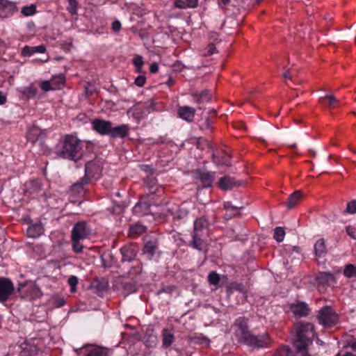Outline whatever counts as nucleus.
Segmentation results:
<instances>
[{
    "instance_id": "9d476101",
    "label": "nucleus",
    "mask_w": 356,
    "mask_h": 356,
    "mask_svg": "<svg viewBox=\"0 0 356 356\" xmlns=\"http://www.w3.org/2000/svg\"><path fill=\"white\" fill-rule=\"evenodd\" d=\"M13 291L14 286L10 280L6 277L0 278V302H6Z\"/></svg>"
},
{
    "instance_id": "1a4fd4ad",
    "label": "nucleus",
    "mask_w": 356,
    "mask_h": 356,
    "mask_svg": "<svg viewBox=\"0 0 356 356\" xmlns=\"http://www.w3.org/2000/svg\"><path fill=\"white\" fill-rule=\"evenodd\" d=\"M64 84V76L59 74L53 76L51 80L43 81L40 86L42 90L47 92L60 89V86Z\"/></svg>"
},
{
    "instance_id": "ea45409f",
    "label": "nucleus",
    "mask_w": 356,
    "mask_h": 356,
    "mask_svg": "<svg viewBox=\"0 0 356 356\" xmlns=\"http://www.w3.org/2000/svg\"><path fill=\"white\" fill-rule=\"evenodd\" d=\"M343 213L355 214L356 213V200H353L347 204L346 209L343 211Z\"/></svg>"
},
{
    "instance_id": "4d7b16f0",
    "label": "nucleus",
    "mask_w": 356,
    "mask_h": 356,
    "mask_svg": "<svg viewBox=\"0 0 356 356\" xmlns=\"http://www.w3.org/2000/svg\"><path fill=\"white\" fill-rule=\"evenodd\" d=\"M174 5L176 8L179 9L186 8V1L184 0H175Z\"/></svg>"
},
{
    "instance_id": "c03bdc74",
    "label": "nucleus",
    "mask_w": 356,
    "mask_h": 356,
    "mask_svg": "<svg viewBox=\"0 0 356 356\" xmlns=\"http://www.w3.org/2000/svg\"><path fill=\"white\" fill-rule=\"evenodd\" d=\"M224 208L227 211H229V209L238 211V210L243 209L244 208V205L243 204L233 205V204H232V203L230 202H227L224 204Z\"/></svg>"
},
{
    "instance_id": "f257e3e1",
    "label": "nucleus",
    "mask_w": 356,
    "mask_h": 356,
    "mask_svg": "<svg viewBox=\"0 0 356 356\" xmlns=\"http://www.w3.org/2000/svg\"><path fill=\"white\" fill-rule=\"evenodd\" d=\"M234 325L237 327L236 335L238 339L247 346L261 348L268 346L271 343V339L267 333L259 336L252 334L248 330L247 318H239L236 321Z\"/></svg>"
},
{
    "instance_id": "09e8293b",
    "label": "nucleus",
    "mask_w": 356,
    "mask_h": 356,
    "mask_svg": "<svg viewBox=\"0 0 356 356\" xmlns=\"http://www.w3.org/2000/svg\"><path fill=\"white\" fill-rule=\"evenodd\" d=\"M213 159L215 163L217 165H225L227 166H230V163H227L223 157L220 158L219 156H216L215 154H213Z\"/></svg>"
},
{
    "instance_id": "c85d7f7f",
    "label": "nucleus",
    "mask_w": 356,
    "mask_h": 356,
    "mask_svg": "<svg viewBox=\"0 0 356 356\" xmlns=\"http://www.w3.org/2000/svg\"><path fill=\"white\" fill-rule=\"evenodd\" d=\"M93 163L92 161H89L86 163L85 170H86V177H83L80 181H77L73 185V187L77 188V187H82L83 185L87 184L89 182V179L88 178V176L90 175V168L92 166Z\"/></svg>"
},
{
    "instance_id": "7ed1b4c3",
    "label": "nucleus",
    "mask_w": 356,
    "mask_h": 356,
    "mask_svg": "<svg viewBox=\"0 0 356 356\" xmlns=\"http://www.w3.org/2000/svg\"><path fill=\"white\" fill-rule=\"evenodd\" d=\"M209 225L210 222L205 216L195 220L192 240L190 241V245L192 248L198 250H203L204 241L209 235Z\"/></svg>"
},
{
    "instance_id": "423d86ee",
    "label": "nucleus",
    "mask_w": 356,
    "mask_h": 356,
    "mask_svg": "<svg viewBox=\"0 0 356 356\" xmlns=\"http://www.w3.org/2000/svg\"><path fill=\"white\" fill-rule=\"evenodd\" d=\"M17 291L21 298L29 300L39 298L43 295L40 288L30 280L19 282Z\"/></svg>"
},
{
    "instance_id": "864d4df0",
    "label": "nucleus",
    "mask_w": 356,
    "mask_h": 356,
    "mask_svg": "<svg viewBox=\"0 0 356 356\" xmlns=\"http://www.w3.org/2000/svg\"><path fill=\"white\" fill-rule=\"evenodd\" d=\"M347 234L353 239H356V229L352 226L346 227Z\"/></svg>"
},
{
    "instance_id": "4be33fe9",
    "label": "nucleus",
    "mask_w": 356,
    "mask_h": 356,
    "mask_svg": "<svg viewBox=\"0 0 356 356\" xmlns=\"http://www.w3.org/2000/svg\"><path fill=\"white\" fill-rule=\"evenodd\" d=\"M92 286L96 289L97 293L102 294L108 289V281L105 278H96L92 282Z\"/></svg>"
},
{
    "instance_id": "69168bd1",
    "label": "nucleus",
    "mask_w": 356,
    "mask_h": 356,
    "mask_svg": "<svg viewBox=\"0 0 356 356\" xmlns=\"http://www.w3.org/2000/svg\"><path fill=\"white\" fill-rule=\"evenodd\" d=\"M6 97L2 92L0 91V104H3L6 102Z\"/></svg>"
},
{
    "instance_id": "774afa93",
    "label": "nucleus",
    "mask_w": 356,
    "mask_h": 356,
    "mask_svg": "<svg viewBox=\"0 0 356 356\" xmlns=\"http://www.w3.org/2000/svg\"><path fill=\"white\" fill-rule=\"evenodd\" d=\"M54 262H55L54 265H57V267H58V268H60L63 266L67 265V264L64 261H54Z\"/></svg>"
},
{
    "instance_id": "f704fd0d",
    "label": "nucleus",
    "mask_w": 356,
    "mask_h": 356,
    "mask_svg": "<svg viewBox=\"0 0 356 356\" xmlns=\"http://www.w3.org/2000/svg\"><path fill=\"white\" fill-rule=\"evenodd\" d=\"M174 334L166 330H163V345L165 347H169L174 341Z\"/></svg>"
},
{
    "instance_id": "f8f14e48",
    "label": "nucleus",
    "mask_w": 356,
    "mask_h": 356,
    "mask_svg": "<svg viewBox=\"0 0 356 356\" xmlns=\"http://www.w3.org/2000/svg\"><path fill=\"white\" fill-rule=\"evenodd\" d=\"M111 122L103 120L95 119L92 122V128L100 134H110Z\"/></svg>"
},
{
    "instance_id": "ddd939ff",
    "label": "nucleus",
    "mask_w": 356,
    "mask_h": 356,
    "mask_svg": "<svg viewBox=\"0 0 356 356\" xmlns=\"http://www.w3.org/2000/svg\"><path fill=\"white\" fill-rule=\"evenodd\" d=\"M243 184L241 181H237L234 177L225 176L220 179L218 186L223 191L231 190L234 187L240 186Z\"/></svg>"
},
{
    "instance_id": "4c0bfd02",
    "label": "nucleus",
    "mask_w": 356,
    "mask_h": 356,
    "mask_svg": "<svg viewBox=\"0 0 356 356\" xmlns=\"http://www.w3.org/2000/svg\"><path fill=\"white\" fill-rule=\"evenodd\" d=\"M188 212H189V205L186 202L182 203L180 205L179 210H178V215H177L178 218H184L185 216H186L188 215Z\"/></svg>"
},
{
    "instance_id": "0e129e2a",
    "label": "nucleus",
    "mask_w": 356,
    "mask_h": 356,
    "mask_svg": "<svg viewBox=\"0 0 356 356\" xmlns=\"http://www.w3.org/2000/svg\"><path fill=\"white\" fill-rule=\"evenodd\" d=\"M86 90L88 94L92 95V92L95 91V88L90 83H88L87 86H86Z\"/></svg>"
},
{
    "instance_id": "393cba45",
    "label": "nucleus",
    "mask_w": 356,
    "mask_h": 356,
    "mask_svg": "<svg viewBox=\"0 0 356 356\" xmlns=\"http://www.w3.org/2000/svg\"><path fill=\"white\" fill-rule=\"evenodd\" d=\"M46 51V48L44 45H39L37 47H29L26 46L22 51V54L24 56H31L35 53H44Z\"/></svg>"
},
{
    "instance_id": "7c9ffc66",
    "label": "nucleus",
    "mask_w": 356,
    "mask_h": 356,
    "mask_svg": "<svg viewBox=\"0 0 356 356\" xmlns=\"http://www.w3.org/2000/svg\"><path fill=\"white\" fill-rule=\"evenodd\" d=\"M146 230V227L140 224H135L129 229V236L131 237H136L137 236L143 234Z\"/></svg>"
},
{
    "instance_id": "8fccbe9b",
    "label": "nucleus",
    "mask_w": 356,
    "mask_h": 356,
    "mask_svg": "<svg viewBox=\"0 0 356 356\" xmlns=\"http://www.w3.org/2000/svg\"><path fill=\"white\" fill-rule=\"evenodd\" d=\"M342 273L347 277H356V268H343Z\"/></svg>"
},
{
    "instance_id": "58836bf2",
    "label": "nucleus",
    "mask_w": 356,
    "mask_h": 356,
    "mask_svg": "<svg viewBox=\"0 0 356 356\" xmlns=\"http://www.w3.org/2000/svg\"><path fill=\"white\" fill-rule=\"evenodd\" d=\"M284 236H285V232L282 227H277L275 229L274 238L277 242H282L284 240Z\"/></svg>"
},
{
    "instance_id": "b1692460",
    "label": "nucleus",
    "mask_w": 356,
    "mask_h": 356,
    "mask_svg": "<svg viewBox=\"0 0 356 356\" xmlns=\"http://www.w3.org/2000/svg\"><path fill=\"white\" fill-rule=\"evenodd\" d=\"M327 253V249L323 238H320L314 244V254L316 257H323Z\"/></svg>"
},
{
    "instance_id": "13d9d810",
    "label": "nucleus",
    "mask_w": 356,
    "mask_h": 356,
    "mask_svg": "<svg viewBox=\"0 0 356 356\" xmlns=\"http://www.w3.org/2000/svg\"><path fill=\"white\" fill-rule=\"evenodd\" d=\"M186 8H195L198 5V0H186Z\"/></svg>"
},
{
    "instance_id": "79ce46f5",
    "label": "nucleus",
    "mask_w": 356,
    "mask_h": 356,
    "mask_svg": "<svg viewBox=\"0 0 356 356\" xmlns=\"http://www.w3.org/2000/svg\"><path fill=\"white\" fill-rule=\"evenodd\" d=\"M69 5L67 6V10L71 15H76L77 13V8L79 3L77 0H69Z\"/></svg>"
},
{
    "instance_id": "c756f323",
    "label": "nucleus",
    "mask_w": 356,
    "mask_h": 356,
    "mask_svg": "<svg viewBox=\"0 0 356 356\" xmlns=\"http://www.w3.org/2000/svg\"><path fill=\"white\" fill-rule=\"evenodd\" d=\"M86 356H108V350L102 347H92L87 350Z\"/></svg>"
},
{
    "instance_id": "5fc2aeb1",
    "label": "nucleus",
    "mask_w": 356,
    "mask_h": 356,
    "mask_svg": "<svg viewBox=\"0 0 356 356\" xmlns=\"http://www.w3.org/2000/svg\"><path fill=\"white\" fill-rule=\"evenodd\" d=\"M218 4L220 8L225 9V8H227L229 5H232V1L231 0H218Z\"/></svg>"
},
{
    "instance_id": "9b49d317",
    "label": "nucleus",
    "mask_w": 356,
    "mask_h": 356,
    "mask_svg": "<svg viewBox=\"0 0 356 356\" xmlns=\"http://www.w3.org/2000/svg\"><path fill=\"white\" fill-rule=\"evenodd\" d=\"M16 10V6L13 1L0 0V17H8Z\"/></svg>"
},
{
    "instance_id": "f3484780",
    "label": "nucleus",
    "mask_w": 356,
    "mask_h": 356,
    "mask_svg": "<svg viewBox=\"0 0 356 356\" xmlns=\"http://www.w3.org/2000/svg\"><path fill=\"white\" fill-rule=\"evenodd\" d=\"M158 247L156 239L152 238L147 241L144 245L143 254L147 256V259H151L154 255Z\"/></svg>"
},
{
    "instance_id": "412c9836",
    "label": "nucleus",
    "mask_w": 356,
    "mask_h": 356,
    "mask_svg": "<svg viewBox=\"0 0 356 356\" xmlns=\"http://www.w3.org/2000/svg\"><path fill=\"white\" fill-rule=\"evenodd\" d=\"M289 258L291 260L290 263L287 261L286 263H284V265H298V262L303 259V257L301 254L300 248L298 246H293L292 248Z\"/></svg>"
},
{
    "instance_id": "6e6552de",
    "label": "nucleus",
    "mask_w": 356,
    "mask_h": 356,
    "mask_svg": "<svg viewBox=\"0 0 356 356\" xmlns=\"http://www.w3.org/2000/svg\"><path fill=\"white\" fill-rule=\"evenodd\" d=\"M318 319L325 327H332L338 321V315L331 307L326 306L320 309Z\"/></svg>"
},
{
    "instance_id": "2eb2a0df",
    "label": "nucleus",
    "mask_w": 356,
    "mask_h": 356,
    "mask_svg": "<svg viewBox=\"0 0 356 356\" xmlns=\"http://www.w3.org/2000/svg\"><path fill=\"white\" fill-rule=\"evenodd\" d=\"M291 312L298 317L307 316L310 311L305 302H298L291 305Z\"/></svg>"
},
{
    "instance_id": "cd10ccee",
    "label": "nucleus",
    "mask_w": 356,
    "mask_h": 356,
    "mask_svg": "<svg viewBox=\"0 0 356 356\" xmlns=\"http://www.w3.org/2000/svg\"><path fill=\"white\" fill-rule=\"evenodd\" d=\"M43 233V227L41 223H36L29 226L27 229V234L29 237L35 238Z\"/></svg>"
},
{
    "instance_id": "72a5a7b5",
    "label": "nucleus",
    "mask_w": 356,
    "mask_h": 356,
    "mask_svg": "<svg viewBox=\"0 0 356 356\" xmlns=\"http://www.w3.org/2000/svg\"><path fill=\"white\" fill-rule=\"evenodd\" d=\"M21 92L26 97L33 98L36 95L38 90L34 84L32 83L30 86L24 88Z\"/></svg>"
},
{
    "instance_id": "a19ab883",
    "label": "nucleus",
    "mask_w": 356,
    "mask_h": 356,
    "mask_svg": "<svg viewBox=\"0 0 356 356\" xmlns=\"http://www.w3.org/2000/svg\"><path fill=\"white\" fill-rule=\"evenodd\" d=\"M209 282L212 285H217L219 284L220 280V276L219 274L213 271L209 273L208 276Z\"/></svg>"
},
{
    "instance_id": "052dcab7",
    "label": "nucleus",
    "mask_w": 356,
    "mask_h": 356,
    "mask_svg": "<svg viewBox=\"0 0 356 356\" xmlns=\"http://www.w3.org/2000/svg\"><path fill=\"white\" fill-rule=\"evenodd\" d=\"M121 29V24L119 21H115L112 24V29L115 32H118Z\"/></svg>"
},
{
    "instance_id": "a878e982",
    "label": "nucleus",
    "mask_w": 356,
    "mask_h": 356,
    "mask_svg": "<svg viewBox=\"0 0 356 356\" xmlns=\"http://www.w3.org/2000/svg\"><path fill=\"white\" fill-rule=\"evenodd\" d=\"M198 177L204 187L211 186L213 181V175L209 172H197Z\"/></svg>"
},
{
    "instance_id": "0eeeda50",
    "label": "nucleus",
    "mask_w": 356,
    "mask_h": 356,
    "mask_svg": "<svg viewBox=\"0 0 356 356\" xmlns=\"http://www.w3.org/2000/svg\"><path fill=\"white\" fill-rule=\"evenodd\" d=\"M158 192H159V188H156L155 191L143 195L140 202L136 204L134 207V213L137 216H143L150 213L151 202L154 200V195Z\"/></svg>"
},
{
    "instance_id": "473e14b6",
    "label": "nucleus",
    "mask_w": 356,
    "mask_h": 356,
    "mask_svg": "<svg viewBox=\"0 0 356 356\" xmlns=\"http://www.w3.org/2000/svg\"><path fill=\"white\" fill-rule=\"evenodd\" d=\"M40 134V129L37 127H33L29 129L27 134V138L32 143H35L38 140V138Z\"/></svg>"
},
{
    "instance_id": "f03ea898",
    "label": "nucleus",
    "mask_w": 356,
    "mask_h": 356,
    "mask_svg": "<svg viewBox=\"0 0 356 356\" xmlns=\"http://www.w3.org/2000/svg\"><path fill=\"white\" fill-rule=\"evenodd\" d=\"M315 334L313 324L300 322L296 325V334L293 345L298 355L309 356L308 347L312 343Z\"/></svg>"
},
{
    "instance_id": "6e6d98bb",
    "label": "nucleus",
    "mask_w": 356,
    "mask_h": 356,
    "mask_svg": "<svg viewBox=\"0 0 356 356\" xmlns=\"http://www.w3.org/2000/svg\"><path fill=\"white\" fill-rule=\"evenodd\" d=\"M145 76L143 75H140L135 79V84L139 87L143 86L145 83Z\"/></svg>"
},
{
    "instance_id": "aec40b11",
    "label": "nucleus",
    "mask_w": 356,
    "mask_h": 356,
    "mask_svg": "<svg viewBox=\"0 0 356 356\" xmlns=\"http://www.w3.org/2000/svg\"><path fill=\"white\" fill-rule=\"evenodd\" d=\"M129 130V127L125 124H122L115 127H113V126L111 125V129L109 135L113 138H124L127 136Z\"/></svg>"
},
{
    "instance_id": "3c124183",
    "label": "nucleus",
    "mask_w": 356,
    "mask_h": 356,
    "mask_svg": "<svg viewBox=\"0 0 356 356\" xmlns=\"http://www.w3.org/2000/svg\"><path fill=\"white\" fill-rule=\"evenodd\" d=\"M215 53H217L216 48L213 43H210L207 49V52L204 54V56H209Z\"/></svg>"
},
{
    "instance_id": "a211bd4d",
    "label": "nucleus",
    "mask_w": 356,
    "mask_h": 356,
    "mask_svg": "<svg viewBox=\"0 0 356 356\" xmlns=\"http://www.w3.org/2000/svg\"><path fill=\"white\" fill-rule=\"evenodd\" d=\"M120 251L124 261H131L136 256V247L132 245L123 247Z\"/></svg>"
},
{
    "instance_id": "dca6fc26",
    "label": "nucleus",
    "mask_w": 356,
    "mask_h": 356,
    "mask_svg": "<svg viewBox=\"0 0 356 356\" xmlns=\"http://www.w3.org/2000/svg\"><path fill=\"white\" fill-rule=\"evenodd\" d=\"M195 114V109L191 106H181L178 109L179 117L187 122H192Z\"/></svg>"
},
{
    "instance_id": "de8ad7c7",
    "label": "nucleus",
    "mask_w": 356,
    "mask_h": 356,
    "mask_svg": "<svg viewBox=\"0 0 356 356\" xmlns=\"http://www.w3.org/2000/svg\"><path fill=\"white\" fill-rule=\"evenodd\" d=\"M134 64L137 67V71L140 72L142 65H143V58L140 56H136L133 60Z\"/></svg>"
},
{
    "instance_id": "37998d69",
    "label": "nucleus",
    "mask_w": 356,
    "mask_h": 356,
    "mask_svg": "<svg viewBox=\"0 0 356 356\" xmlns=\"http://www.w3.org/2000/svg\"><path fill=\"white\" fill-rule=\"evenodd\" d=\"M35 13V6L31 4L29 6H24L22 9V13L25 16H31Z\"/></svg>"
},
{
    "instance_id": "680f3d73",
    "label": "nucleus",
    "mask_w": 356,
    "mask_h": 356,
    "mask_svg": "<svg viewBox=\"0 0 356 356\" xmlns=\"http://www.w3.org/2000/svg\"><path fill=\"white\" fill-rule=\"evenodd\" d=\"M284 69L285 72L282 74L283 78H284L285 79L291 80L292 76L290 73V69L287 68L286 67H285Z\"/></svg>"
},
{
    "instance_id": "49530a36",
    "label": "nucleus",
    "mask_w": 356,
    "mask_h": 356,
    "mask_svg": "<svg viewBox=\"0 0 356 356\" xmlns=\"http://www.w3.org/2000/svg\"><path fill=\"white\" fill-rule=\"evenodd\" d=\"M77 283H78V278L76 276L72 275L69 277L68 284L71 287L70 290L72 292L76 291V286Z\"/></svg>"
},
{
    "instance_id": "5701e85b",
    "label": "nucleus",
    "mask_w": 356,
    "mask_h": 356,
    "mask_svg": "<svg viewBox=\"0 0 356 356\" xmlns=\"http://www.w3.org/2000/svg\"><path fill=\"white\" fill-rule=\"evenodd\" d=\"M302 197V193L300 191H296L291 194L286 202V205L288 209H292L295 208L298 202L300 200Z\"/></svg>"
},
{
    "instance_id": "bb28decb",
    "label": "nucleus",
    "mask_w": 356,
    "mask_h": 356,
    "mask_svg": "<svg viewBox=\"0 0 356 356\" xmlns=\"http://www.w3.org/2000/svg\"><path fill=\"white\" fill-rule=\"evenodd\" d=\"M41 190V184L38 180H31L26 184V193L30 195L38 193Z\"/></svg>"
},
{
    "instance_id": "e2e57ef3",
    "label": "nucleus",
    "mask_w": 356,
    "mask_h": 356,
    "mask_svg": "<svg viewBox=\"0 0 356 356\" xmlns=\"http://www.w3.org/2000/svg\"><path fill=\"white\" fill-rule=\"evenodd\" d=\"M149 70L152 73H156L158 72L159 70V66L157 65V63H152L151 65H150V68H149Z\"/></svg>"
},
{
    "instance_id": "603ef678",
    "label": "nucleus",
    "mask_w": 356,
    "mask_h": 356,
    "mask_svg": "<svg viewBox=\"0 0 356 356\" xmlns=\"http://www.w3.org/2000/svg\"><path fill=\"white\" fill-rule=\"evenodd\" d=\"M327 99L330 106H332L334 103L337 102V99L334 95H325L324 97H322L319 99V101L321 102L323 99Z\"/></svg>"
},
{
    "instance_id": "4468645a",
    "label": "nucleus",
    "mask_w": 356,
    "mask_h": 356,
    "mask_svg": "<svg viewBox=\"0 0 356 356\" xmlns=\"http://www.w3.org/2000/svg\"><path fill=\"white\" fill-rule=\"evenodd\" d=\"M256 132L258 134L273 137L278 133V127L271 124L264 123L257 129Z\"/></svg>"
},
{
    "instance_id": "e433bc0d",
    "label": "nucleus",
    "mask_w": 356,
    "mask_h": 356,
    "mask_svg": "<svg viewBox=\"0 0 356 356\" xmlns=\"http://www.w3.org/2000/svg\"><path fill=\"white\" fill-rule=\"evenodd\" d=\"M191 341L195 343L204 344L207 346H209L210 343V340L202 334H200L197 337H191Z\"/></svg>"
},
{
    "instance_id": "bf43d9fd",
    "label": "nucleus",
    "mask_w": 356,
    "mask_h": 356,
    "mask_svg": "<svg viewBox=\"0 0 356 356\" xmlns=\"http://www.w3.org/2000/svg\"><path fill=\"white\" fill-rule=\"evenodd\" d=\"M140 168L142 170L149 172L150 175H153V174L154 173V171H155V170L154 168H152L150 166L147 165H140Z\"/></svg>"
},
{
    "instance_id": "2f4dec72",
    "label": "nucleus",
    "mask_w": 356,
    "mask_h": 356,
    "mask_svg": "<svg viewBox=\"0 0 356 356\" xmlns=\"http://www.w3.org/2000/svg\"><path fill=\"white\" fill-rule=\"evenodd\" d=\"M193 96L196 97V102L197 104H201L204 102H208L211 99V97L209 94V91L207 90H203L200 93H193Z\"/></svg>"
},
{
    "instance_id": "a18cd8bd",
    "label": "nucleus",
    "mask_w": 356,
    "mask_h": 356,
    "mask_svg": "<svg viewBox=\"0 0 356 356\" xmlns=\"http://www.w3.org/2000/svg\"><path fill=\"white\" fill-rule=\"evenodd\" d=\"M145 186L147 188H148L149 190H152L156 186V180L155 177H152V175H151L150 177H148L145 179Z\"/></svg>"
},
{
    "instance_id": "338daca9",
    "label": "nucleus",
    "mask_w": 356,
    "mask_h": 356,
    "mask_svg": "<svg viewBox=\"0 0 356 356\" xmlns=\"http://www.w3.org/2000/svg\"><path fill=\"white\" fill-rule=\"evenodd\" d=\"M65 304V301L63 298L58 299L56 302V305L59 307L63 306Z\"/></svg>"
},
{
    "instance_id": "39448f33",
    "label": "nucleus",
    "mask_w": 356,
    "mask_h": 356,
    "mask_svg": "<svg viewBox=\"0 0 356 356\" xmlns=\"http://www.w3.org/2000/svg\"><path fill=\"white\" fill-rule=\"evenodd\" d=\"M90 234V229L83 222L76 223L72 231V243L73 250L76 252H81L83 248L81 241L87 238Z\"/></svg>"
},
{
    "instance_id": "c9c22d12",
    "label": "nucleus",
    "mask_w": 356,
    "mask_h": 356,
    "mask_svg": "<svg viewBox=\"0 0 356 356\" xmlns=\"http://www.w3.org/2000/svg\"><path fill=\"white\" fill-rule=\"evenodd\" d=\"M216 114V111L215 110H211L209 111V114L208 115H205L204 119H203V122H202L200 127H201V129H211V126H210V123H211V121H210V118L213 116V115H215Z\"/></svg>"
},
{
    "instance_id": "20e7f679",
    "label": "nucleus",
    "mask_w": 356,
    "mask_h": 356,
    "mask_svg": "<svg viewBox=\"0 0 356 356\" xmlns=\"http://www.w3.org/2000/svg\"><path fill=\"white\" fill-rule=\"evenodd\" d=\"M81 142L74 136H67L63 148L58 154L65 159L76 160L81 158Z\"/></svg>"
},
{
    "instance_id": "6ab92c4d",
    "label": "nucleus",
    "mask_w": 356,
    "mask_h": 356,
    "mask_svg": "<svg viewBox=\"0 0 356 356\" xmlns=\"http://www.w3.org/2000/svg\"><path fill=\"white\" fill-rule=\"evenodd\" d=\"M316 280L319 284L325 285L334 283L335 276L329 272H319L316 276Z\"/></svg>"
}]
</instances>
